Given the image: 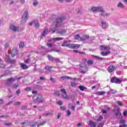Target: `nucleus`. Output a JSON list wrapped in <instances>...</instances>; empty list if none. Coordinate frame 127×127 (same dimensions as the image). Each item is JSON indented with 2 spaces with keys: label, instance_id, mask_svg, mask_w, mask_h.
<instances>
[{
  "label": "nucleus",
  "instance_id": "13d9d810",
  "mask_svg": "<svg viewBox=\"0 0 127 127\" xmlns=\"http://www.w3.org/2000/svg\"><path fill=\"white\" fill-rule=\"evenodd\" d=\"M25 91H30L31 90V87H28L25 89Z\"/></svg>",
  "mask_w": 127,
  "mask_h": 127
},
{
  "label": "nucleus",
  "instance_id": "a211bd4d",
  "mask_svg": "<svg viewBox=\"0 0 127 127\" xmlns=\"http://www.w3.org/2000/svg\"><path fill=\"white\" fill-rule=\"evenodd\" d=\"M97 122H94L92 121H89V126L91 127H95L97 126Z\"/></svg>",
  "mask_w": 127,
  "mask_h": 127
},
{
  "label": "nucleus",
  "instance_id": "5fc2aeb1",
  "mask_svg": "<svg viewBox=\"0 0 127 127\" xmlns=\"http://www.w3.org/2000/svg\"><path fill=\"white\" fill-rule=\"evenodd\" d=\"M34 23H35V20L33 21L32 22H30L29 23V25H30V26H31V25H32V24H34Z\"/></svg>",
  "mask_w": 127,
  "mask_h": 127
},
{
  "label": "nucleus",
  "instance_id": "412c9836",
  "mask_svg": "<svg viewBox=\"0 0 127 127\" xmlns=\"http://www.w3.org/2000/svg\"><path fill=\"white\" fill-rule=\"evenodd\" d=\"M20 66L23 70L28 69V66L24 64H20Z\"/></svg>",
  "mask_w": 127,
  "mask_h": 127
},
{
  "label": "nucleus",
  "instance_id": "8fccbe9b",
  "mask_svg": "<svg viewBox=\"0 0 127 127\" xmlns=\"http://www.w3.org/2000/svg\"><path fill=\"white\" fill-rule=\"evenodd\" d=\"M16 94H17V96H19V94H20V90L17 89L16 91Z\"/></svg>",
  "mask_w": 127,
  "mask_h": 127
},
{
  "label": "nucleus",
  "instance_id": "774afa93",
  "mask_svg": "<svg viewBox=\"0 0 127 127\" xmlns=\"http://www.w3.org/2000/svg\"><path fill=\"white\" fill-rule=\"evenodd\" d=\"M104 126V124H100L98 125V127H103V126Z\"/></svg>",
  "mask_w": 127,
  "mask_h": 127
},
{
  "label": "nucleus",
  "instance_id": "3c124183",
  "mask_svg": "<svg viewBox=\"0 0 127 127\" xmlns=\"http://www.w3.org/2000/svg\"><path fill=\"white\" fill-rule=\"evenodd\" d=\"M70 115H71V112L70 111V110H68L67 111V116L69 117Z\"/></svg>",
  "mask_w": 127,
  "mask_h": 127
},
{
  "label": "nucleus",
  "instance_id": "ddd939ff",
  "mask_svg": "<svg viewBox=\"0 0 127 127\" xmlns=\"http://www.w3.org/2000/svg\"><path fill=\"white\" fill-rule=\"evenodd\" d=\"M56 32L58 34H61V35H64V34H65V33H66V30L63 29L57 30Z\"/></svg>",
  "mask_w": 127,
  "mask_h": 127
},
{
  "label": "nucleus",
  "instance_id": "bf43d9fd",
  "mask_svg": "<svg viewBox=\"0 0 127 127\" xmlns=\"http://www.w3.org/2000/svg\"><path fill=\"white\" fill-rule=\"evenodd\" d=\"M123 115H124V117H127V111H125L123 112Z\"/></svg>",
  "mask_w": 127,
  "mask_h": 127
},
{
  "label": "nucleus",
  "instance_id": "c03bdc74",
  "mask_svg": "<svg viewBox=\"0 0 127 127\" xmlns=\"http://www.w3.org/2000/svg\"><path fill=\"white\" fill-rule=\"evenodd\" d=\"M14 106H18V105H21V102L17 101L14 103Z\"/></svg>",
  "mask_w": 127,
  "mask_h": 127
},
{
  "label": "nucleus",
  "instance_id": "dca6fc26",
  "mask_svg": "<svg viewBox=\"0 0 127 127\" xmlns=\"http://www.w3.org/2000/svg\"><path fill=\"white\" fill-rule=\"evenodd\" d=\"M101 15H102V16H103V17H108V16H109V15H110V13L105 12L103 10V11L102 12H101Z\"/></svg>",
  "mask_w": 127,
  "mask_h": 127
},
{
  "label": "nucleus",
  "instance_id": "49530a36",
  "mask_svg": "<svg viewBox=\"0 0 127 127\" xmlns=\"http://www.w3.org/2000/svg\"><path fill=\"white\" fill-rule=\"evenodd\" d=\"M47 46H48V47H53V44H52L51 43H47Z\"/></svg>",
  "mask_w": 127,
  "mask_h": 127
},
{
  "label": "nucleus",
  "instance_id": "2eb2a0df",
  "mask_svg": "<svg viewBox=\"0 0 127 127\" xmlns=\"http://www.w3.org/2000/svg\"><path fill=\"white\" fill-rule=\"evenodd\" d=\"M80 69L81 70V73H82V74H85L87 71V67L85 66H81V64H80Z\"/></svg>",
  "mask_w": 127,
  "mask_h": 127
},
{
  "label": "nucleus",
  "instance_id": "680f3d73",
  "mask_svg": "<svg viewBox=\"0 0 127 127\" xmlns=\"http://www.w3.org/2000/svg\"><path fill=\"white\" fill-rule=\"evenodd\" d=\"M5 65L2 64H0V68H4Z\"/></svg>",
  "mask_w": 127,
  "mask_h": 127
},
{
  "label": "nucleus",
  "instance_id": "f3484780",
  "mask_svg": "<svg viewBox=\"0 0 127 127\" xmlns=\"http://www.w3.org/2000/svg\"><path fill=\"white\" fill-rule=\"evenodd\" d=\"M117 7H119V8H122V9H125L126 6H125V5H124V4H123V3H122V2L120 1L117 4Z\"/></svg>",
  "mask_w": 127,
  "mask_h": 127
},
{
  "label": "nucleus",
  "instance_id": "79ce46f5",
  "mask_svg": "<svg viewBox=\"0 0 127 127\" xmlns=\"http://www.w3.org/2000/svg\"><path fill=\"white\" fill-rule=\"evenodd\" d=\"M44 125H45V122H43L39 124H38L37 125V127H41L42 126H44Z\"/></svg>",
  "mask_w": 127,
  "mask_h": 127
},
{
  "label": "nucleus",
  "instance_id": "393cba45",
  "mask_svg": "<svg viewBox=\"0 0 127 127\" xmlns=\"http://www.w3.org/2000/svg\"><path fill=\"white\" fill-rule=\"evenodd\" d=\"M96 94L98 96H103V95H105V94H106V92L104 91H98V92H97Z\"/></svg>",
  "mask_w": 127,
  "mask_h": 127
},
{
  "label": "nucleus",
  "instance_id": "473e14b6",
  "mask_svg": "<svg viewBox=\"0 0 127 127\" xmlns=\"http://www.w3.org/2000/svg\"><path fill=\"white\" fill-rule=\"evenodd\" d=\"M54 61L56 63H62V62H60V60L58 58H54Z\"/></svg>",
  "mask_w": 127,
  "mask_h": 127
},
{
  "label": "nucleus",
  "instance_id": "5701e85b",
  "mask_svg": "<svg viewBox=\"0 0 127 127\" xmlns=\"http://www.w3.org/2000/svg\"><path fill=\"white\" fill-rule=\"evenodd\" d=\"M109 54H111L110 51H108L106 52H101V55H102V56H107V55H109Z\"/></svg>",
  "mask_w": 127,
  "mask_h": 127
},
{
  "label": "nucleus",
  "instance_id": "9d476101",
  "mask_svg": "<svg viewBox=\"0 0 127 127\" xmlns=\"http://www.w3.org/2000/svg\"><path fill=\"white\" fill-rule=\"evenodd\" d=\"M10 29L12 30L13 31H18L19 28L18 27H16L12 24L10 25Z\"/></svg>",
  "mask_w": 127,
  "mask_h": 127
},
{
  "label": "nucleus",
  "instance_id": "2f4dec72",
  "mask_svg": "<svg viewBox=\"0 0 127 127\" xmlns=\"http://www.w3.org/2000/svg\"><path fill=\"white\" fill-rule=\"evenodd\" d=\"M51 68H52V66H50L49 65H47L45 67V69H46V70H47V71H51Z\"/></svg>",
  "mask_w": 127,
  "mask_h": 127
},
{
  "label": "nucleus",
  "instance_id": "f257e3e1",
  "mask_svg": "<svg viewBox=\"0 0 127 127\" xmlns=\"http://www.w3.org/2000/svg\"><path fill=\"white\" fill-rule=\"evenodd\" d=\"M65 18V17L64 16H62L60 17H58L56 18V21L54 22V24L50 28L49 31H53V33H55V29H56V27H59V26H61L62 25V21H63L64 19Z\"/></svg>",
  "mask_w": 127,
  "mask_h": 127
},
{
  "label": "nucleus",
  "instance_id": "58836bf2",
  "mask_svg": "<svg viewBox=\"0 0 127 127\" xmlns=\"http://www.w3.org/2000/svg\"><path fill=\"white\" fill-rule=\"evenodd\" d=\"M74 39L78 40V39H79V38H80V35L79 34H76V35H74Z\"/></svg>",
  "mask_w": 127,
  "mask_h": 127
},
{
  "label": "nucleus",
  "instance_id": "b1692460",
  "mask_svg": "<svg viewBox=\"0 0 127 127\" xmlns=\"http://www.w3.org/2000/svg\"><path fill=\"white\" fill-rule=\"evenodd\" d=\"M78 88L80 90V91H86V90H87V87L83 85L79 86Z\"/></svg>",
  "mask_w": 127,
  "mask_h": 127
},
{
  "label": "nucleus",
  "instance_id": "338daca9",
  "mask_svg": "<svg viewBox=\"0 0 127 127\" xmlns=\"http://www.w3.org/2000/svg\"><path fill=\"white\" fill-rule=\"evenodd\" d=\"M103 120V116H100L98 119V121H102Z\"/></svg>",
  "mask_w": 127,
  "mask_h": 127
},
{
  "label": "nucleus",
  "instance_id": "e433bc0d",
  "mask_svg": "<svg viewBox=\"0 0 127 127\" xmlns=\"http://www.w3.org/2000/svg\"><path fill=\"white\" fill-rule=\"evenodd\" d=\"M8 62L10 63V64H15V60H9Z\"/></svg>",
  "mask_w": 127,
  "mask_h": 127
},
{
  "label": "nucleus",
  "instance_id": "4d7b16f0",
  "mask_svg": "<svg viewBox=\"0 0 127 127\" xmlns=\"http://www.w3.org/2000/svg\"><path fill=\"white\" fill-rule=\"evenodd\" d=\"M27 109V106H23L21 108V110H26Z\"/></svg>",
  "mask_w": 127,
  "mask_h": 127
},
{
  "label": "nucleus",
  "instance_id": "7c9ffc66",
  "mask_svg": "<svg viewBox=\"0 0 127 127\" xmlns=\"http://www.w3.org/2000/svg\"><path fill=\"white\" fill-rule=\"evenodd\" d=\"M87 64H88V65H93V64H94V61L89 60L87 61Z\"/></svg>",
  "mask_w": 127,
  "mask_h": 127
},
{
  "label": "nucleus",
  "instance_id": "4be33fe9",
  "mask_svg": "<svg viewBox=\"0 0 127 127\" xmlns=\"http://www.w3.org/2000/svg\"><path fill=\"white\" fill-rule=\"evenodd\" d=\"M47 32H48V29L47 27H46L45 28L43 32L42 33V36H45V35L47 34Z\"/></svg>",
  "mask_w": 127,
  "mask_h": 127
},
{
  "label": "nucleus",
  "instance_id": "f704fd0d",
  "mask_svg": "<svg viewBox=\"0 0 127 127\" xmlns=\"http://www.w3.org/2000/svg\"><path fill=\"white\" fill-rule=\"evenodd\" d=\"M54 96H57V97H59L60 96V93H59V91H56L54 93Z\"/></svg>",
  "mask_w": 127,
  "mask_h": 127
},
{
  "label": "nucleus",
  "instance_id": "1a4fd4ad",
  "mask_svg": "<svg viewBox=\"0 0 127 127\" xmlns=\"http://www.w3.org/2000/svg\"><path fill=\"white\" fill-rule=\"evenodd\" d=\"M17 53H18V50L16 49H13L11 52V57H14V56L17 55Z\"/></svg>",
  "mask_w": 127,
  "mask_h": 127
},
{
  "label": "nucleus",
  "instance_id": "4c0bfd02",
  "mask_svg": "<svg viewBox=\"0 0 127 127\" xmlns=\"http://www.w3.org/2000/svg\"><path fill=\"white\" fill-rule=\"evenodd\" d=\"M77 84H76V83H75L73 81H71L70 82V86L71 87H76Z\"/></svg>",
  "mask_w": 127,
  "mask_h": 127
},
{
  "label": "nucleus",
  "instance_id": "aec40b11",
  "mask_svg": "<svg viewBox=\"0 0 127 127\" xmlns=\"http://www.w3.org/2000/svg\"><path fill=\"white\" fill-rule=\"evenodd\" d=\"M92 57H94V58H95V59H97V60H98V61H103L104 60H105L104 58H101L99 56H96L93 55Z\"/></svg>",
  "mask_w": 127,
  "mask_h": 127
},
{
  "label": "nucleus",
  "instance_id": "c9c22d12",
  "mask_svg": "<svg viewBox=\"0 0 127 127\" xmlns=\"http://www.w3.org/2000/svg\"><path fill=\"white\" fill-rule=\"evenodd\" d=\"M36 101H37V102H38V103H43V99L39 100V97H38L36 98Z\"/></svg>",
  "mask_w": 127,
  "mask_h": 127
},
{
  "label": "nucleus",
  "instance_id": "bb28decb",
  "mask_svg": "<svg viewBox=\"0 0 127 127\" xmlns=\"http://www.w3.org/2000/svg\"><path fill=\"white\" fill-rule=\"evenodd\" d=\"M54 41H58L59 40H63V38L57 37L53 38Z\"/></svg>",
  "mask_w": 127,
  "mask_h": 127
},
{
  "label": "nucleus",
  "instance_id": "0e129e2a",
  "mask_svg": "<svg viewBox=\"0 0 127 127\" xmlns=\"http://www.w3.org/2000/svg\"><path fill=\"white\" fill-rule=\"evenodd\" d=\"M5 126H7V127H10L11 125V123H5Z\"/></svg>",
  "mask_w": 127,
  "mask_h": 127
},
{
  "label": "nucleus",
  "instance_id": "603ef678",
  "mask_svg": "<svg viewBox=\"0 0 127 127\" xmlns=\"http://www.w3.org/2000/svg\"><path fill=\"white\" fill-rule=\"evenodd\" d=\"M34 24H35V27H39V23H38V22H36L35 20Z\"/></svg>",
  "mask_w": 127,
  "mask_h": 127
},
{
  "label": "nucleus",
  "instance_id": "c85d7f7f",
  "mask_svg": "<svg viewBox=\"0 0 127 127\" xmlns=\"http://www.w3.org/2000/svg\"><path fill=\"white\" fill-rule=\"evenodd\" d=\"M36 125H37V122H33L30 123V127H34L35 126H36Z\"/></svg>",
  "mask_w": 127,
  "mask_h": 127
},
{
  "label": "nucleus",
  "instance_id": "ea45409f",
  "mask_svg": "<svg viewBox=\"0 0 127 127\" xmlns=\"http://www.w3.org/2000/svg\"><path fill=\"white\" fill-rule=\"evenodd\" d=\"M57 105H59V106H62L63 105V102L61 100H59L57 102Z\"/></svg>",
  "mask_w": 127,
  "mask_h": 127
},
{
  "label": "nucleus",
  "instance_id": "a19ab883",
  "mask_svg": "<svg viewBox=\"0 0 127 127\" xmlns=\"http://www.w3.org/2000/svg\"><path fill=\"white\" fill-rule=\"evenodd\" d=\"M24 47V43L21 42L19 44V48H23Z\"/></svg>",
  "mask_w": 127,
  "mask_h": 127
},
{
  "label": "nucleus",
  "instance_id": "c756f323",
  "mask_svg": "<svg viewBox=\"0 0 127 127\" xmlns=\"http://www.w3.org/2000/svg\"><path fill=\"white\" fill-rule=\"evenodd\" d=\"M47 57H48L49 60H50V61H54V58H53V57H52L50 55H48Z\"/></svg>",
  "mask_w": 127,
  "mask_h": 127
},
{
  "label": "nucleus",
  "instance_id": "4468645a",
  "mask_svg": "<svg viewBox=\"0 0 127 127\" xmlns=\"http://www.w3.org/2000/svg\"><path fill=\"white\" fill-rule=\"evenodd\" d=\"M101 23L102 28H103V29H106V28H107V22L105 21L104 20H102L101 21Z\"/></svg>",
  "mask_w": 127,
  "mask_h": 127
},
{
  "label": "nucleus",
  "instance_id": "de8ad7c7",
  "mask_svg": "<svg viewBox=\"0 0 127 127\" xmlns=\"http://www.w3.org/2000/svg\"><path fill=\"white\" fill-rule=\"evenodd\" d=\"M17 87H18V84L17 83H15L12 86V88H14L15 89H16Z\"/></svg>",
  "mask_w": 127,
  "mask_h": 127
},
{
  "label": "nucleus",
  "instance_id": "0eeeda50",
  "mask_svg": "<svg viewBox=\"0 0 127 127\" xmlns=\"http://www.w3.org/2000/svg\"><path fill=\"white\" fill-rule=\"evenodd\" d=\"M61 79H62L63 80H73V81H76V80H77V78H72L68 76H61Z\"/></svg>",
  "mask_w": 127,
  "mask_h": 127
},
{
  "label": "nucleus",
  "instance_id": "72a5a7b5",
  "mask_svg": "<svg viewBox=\"0 0 127 127\" xmlns=\"http://www.w3.org/2000/svg\"><path fill=\"white\" fill-rule=\"evenodd\" d=\"M33 0V5L34 6H36V5L38 4V2L37 1V0Z\"/></svg>",
  "mask_w": 127,
  "mask_h": 127
},
{
  "label": "nucleus",
  "instance_id": "e2e57ef3",
  "mask_svg": "<svg viewBox=\"0 0 127 127\" xmlns=\"http://www.w3.org/2000/svg\"><path fill=\"white\" fill-rule=\"evenodd\" d=\"M119 127H127V125L126 124H123L122 125H120Z\"/></svg>",
  "mask_w": 127,
  "mask_h": 127
},
{
  "label": "nucleus",
  "instance_id": "052dcab7",
  "mask_svg": "<svg viewBox=\"0 0 127 127\" xmlns=\"http://www.w3.org/2000/svg\"><path fill=\"white\" fill-rule=\"evenodd\" d=\"M13 103V101H10L6 104V106H9V105H11Z\"/></svg>",
  "mask_w": 127,
  "mask_h": 127
},
{
  "label": "nucleus",
  "instance_id": "f8f14e48",
  "mask_svg": "<svg viewBox=\"0 0 127 127\" xmlns=\"http://www.w3.org/2000/svg\"><path fill=\"white\" fill-rule=\"evenodd\" d=\"M100 48L101 50H106V51H109V50H111V47L108 46H101Z\"/></svg>",
  "mask_w": 127,
  "mask_h": 127
},
{
  "label": "nucleus",
  "instance_id": "6e6d98bb",
  "mask_svg": "<svg viewBox=\"0 0 127 127\" xmlns=\"http://www.w3.org/2000/svg\"><path fill=\"white\" fill-rule=\"evenodd\" d=\"M125 121L124 119H121L120 121V124H125Z\"/></svg>",
  "mask_w": 127,
  "mask_h": 127
},
{
  "label": "nucleus",
  "instance_id": "09e8293b",
  "mask_svg": "<svg viewBox=\"0 0 127 127\" xmlns=\"http://www.w3.org/2000/svg\"><path fill=\"white\" fill-rule=\"evenodd\" d=\"M60 109L61 111H65V110H66V107L65 106H61Z\"/></svg>",
  "mask_w": 127,
  "mask_h": 127
},
{
  "label": "nucleus",
  "instance_id": "a18cd8bd",
  "mask_svg": "<svg viewBox=\"0 0 127 127\" xmlns=\"http://www.w3.org/2000/svg\"><path fill=\"white\" fill-rule=\"evenodd\" d=\"M33 88H35V89H41V86L38 85H36L33 86Z\"/></svg>",
  "mask_w": 127,
  "mask_h": 127
},
{
  "label": "nucleus",
  "instance_id": "a878e982",
  "mask_svg": "<svg viewBox=\"0 0 127 127\" xmlns=\"http://www.w3.org/2000/svg\"><path fill=\"white\" fill-rule=\"evenodd\" d=\"M115 114L116 116H119V117L122 116V114L120 113V109H117Z\"/></svg>",
  "mask_w": 127,
  "mask_h": 127
},
{
  "label": "nucleus",
  "instance_id": "7ed1b4c3",
  "mask_svg": "<svg viewBox=\"0 0 127 127\" xmlns=\"http://www.w3.org/2000/svg\"><path fill=\"white\" fill-rule=\"evenodd\" d=\"M61 91L62 92V96L64 99H65V100H69V96L67 95V92H66V90H65V89L62 88L61 89Z\"/></svg>",
  "mask_w": 127,
  "mask_h": 127
},
{
  "label": "nucleus",
  "instance_id": "6ab92c4d",
  "mask_svg": "<svg viewBox=\"0 0 127 127\" xmlns=\"http://www.w3.org/2000/svg\"><path fill=\"white\" fill-rule=\"evenodd\" d=\"M89 38H90L88 35L83 36L82 37L80 38V41H85V40H87Z\"/></svg>",
  "mask_w": 127,
  "mask_h": 127
},
{
  "label": "nucleus",
  "instance_id": "cd10ccee",
  "mask_svg": "<svg viewBox=\"0 0 127 127\" xmlns=\"http://www.w3.org/2000/svg\"><path fill=\"white\" fill-rule=\"evenodd\" d=\"M5 73L4 74H2L0 76V78H2V77H4V76H6V75H7V74H9V73H10V72H9V71L8 70H6L5 71Z\"/></svg>",
  "mask_w": 127,
  "mask_h": 127
},
{
  "label": "nucleus",
  "instance_id": "37998d69",
  "mask_svg": "<svg viewBox=\"0 0 127 127\" xmlns=\"http://www.w3.org/2000/svg\"><path fill=\"white\" fill-rule=\"evenodd\" d=\"M73 52H74V53H79V54H83V52H79L77 50H73Z\"/></svg>",
  "mask_w": 127,
  "mask_h": 127
},
{
  "label": "nucleus",
  "instance_id": "9b49d317",
  "mask_svg": "<svg viewBox=\"0 0 127 127\" xmlns=\"http://www.w3.org/2000/svg\"><path fill=\"white\" fill-rule=\"evenodd\" d=\"M115 69H116V66L113 65H111L108 67L107 70L109 73H112V72H114Z\"/></svg>",
  "mask_w": 127,
  "mask_h": 127
},
{
  "label": "nucleus",
  "instance_id": "864d4df0",
  "mask_svg": "<svg viewBox=\"0 0 127 127\" xmlns=\"http://www.w3.org/2000/svg\"><path fill=\"white\" fill-rule=\"evenodd\" d=\"M50 80L52 82H53V83H55L56 82V80H55L54 78L52 77L50 78Z\"/></svg>",
  "mask_w": 127,
  "mask_h": 127
},
{
  "label": "nucleus",
  "instance_id": "69168bd1",
  "mask_svg": "<svg viewBox=\"0 0 127 127\" xmlns=\"http://www.w3.org/2000/svg\"><path fill=\"white\" fill-rule=\"evenodd\" d=\"M29 59H27L25 61V63H26V64H28V63H29Z\"/></svg>",
  "mask_w": 127,
  "mask_h": 127
},
{
  "label": "nucleus",
  "instance_id": "6e6552de",
  "mask_svg": "<svg viewBox=\"0 0 127 127\" xmlns=\"http://www.w3.org/2000/svg\"><path fill=\"white\" fill-rule=\"evenodd\" d=\"M14 81H15V78L13 77H10L9 78H7L6 79L7 86H10V84H11V82H14Z\"/></svg>",
  "mask_w": 127,
  "mask_h": 127
},
{
  "label": "nucleus",
  "instance_id": "423d86ee",
  "mask_svg": "<svg viewBox=\"0 0 127 127\" xmlns=\"http://www.w3.org/2000/svg\"><path fill=\"white\" fill-rule=\"evenodd\" d=\"M111 83H115V84H120V83H121L122 81L120 80V79L114 77L111 79Z\"/></svg>",
  "mask_w": 127,
  "mask_h": 127
},
{
  "label": "nucleus",
  "instance_id": "f03ea898",
  "mask_svg": "<svg viewBox=\"0 0 127 127\" xmlns=\"http://www.w3.org/2000/svg\"><path fill=\"white\" fill-rule=\"evenodd\" d=\"M81 45L80 44H65L64 43L62 45L63 47H68V48H71V49H78Z\"/></svg>",
  "mask_w": 127,
  "mask_h": 127
},
{
  "label": "nucleus",
  "instance_id": "20e7f679",
  "mask_svg": "<svg viewBox=\"0 0 127 127\" xmlns=\"http://www.w3.org/2000/svg\"><path fill=\"white\" fill-rule=\"evenodd\" d=\"M91 9L94 12H97V11H100L101 12L103 11V7L102 6L93 7L91 8Z\"/></svg>",
  "mask_w": 127,
  "mask_h": 127
},
{
  "label": "nucleus",
  "instance_id": "39448f33",
  "mask_svg": "<svg viewBox=\"0 0 127 127\" xmlns=\"http://www.w3.org/2000/svg\"><path fill=\"white\" fill-rule=\"evenodd\" d=\"M28 17V11H24L22 17V21H24V22H26Z\"/></svg>",
  "mask_w": 127,
  "mask_h": 127
}]
</instances>
